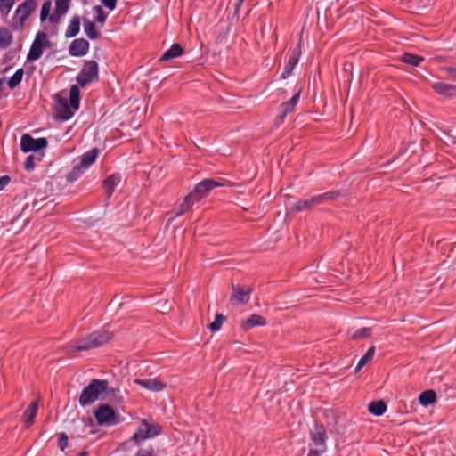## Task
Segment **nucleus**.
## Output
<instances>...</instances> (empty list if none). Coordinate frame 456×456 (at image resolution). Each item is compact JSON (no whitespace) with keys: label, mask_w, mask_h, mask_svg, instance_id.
Here are the masks:
<instances>
[{"label":"nucleus","mask_w":456,"mask_h":456,"mask_svg":"<svg viewBox=\"0 0 456 456\" xmlns=\"http://www.w3.org/2000/svg\"><path fill=\"white\" fill-rule=\"evenodd\" d=\"M108 381L105 379H92L91 382L82 390L79 403L81 406H87L100 398L101 395L106 393Z\"/></svg>","instance_id":"nucleus-1"},{"label":"nucleus","mask_w":456,"mask_h":456,"mask_svg":"<svg viewBox=\"0 0 456 456\" xmlns=\"http://www.w3.org/2000/svg\"><path fill=\"white\" fill-rule=\"evenodd\" d=\"M80 91L77 86L73 85L69 89V101H60L58 117L62 120L70 119L75 111L79 108Z\"/></svg>","instance_id":"nucleus-2"},{"label":"nucleus","mask_w":456,"mask_h":456,"mask_svg":"<svg viewBox=\"0 0 456 456\" xmlns=\"http://www.w3.org/2000/svg\"><path fill=\"white\" fill-rule=\"evenodd\" d=\"M161 433V428L155 423H151L146 419H142L136 431L129 441L125 442L122 447H126L131 442L141 444L147 439L154 438Z\"/></svg>","instance_id":"nucleus-3"},{"label":"nucleus","mask_w":456,"mask_h":456,"mask_svg":"<svg viewBox=\"0 0 456 456\" xmlns=\"http://www.w3.org/2000/svg\"><path fill=\"white\" fill-rule=\"evenodd\" d=\"M37 2L35 0H25L16 8L12 18V27L14 30H20L24 27L26 20L36 10Z\"/></svg>","instance_id":"nucleus-4"},{"label":"nucleus","mask_w":456,"mask_h":456,"mask_svg":"<svg viewBox=\"0 0 456 456\" xmlns=\"http://www.w3.org/2000/svg\"><path fill=\"white\" fill-rule=\"evenodd\" d=\"M110 338V333L106 330L95 331L90 334L86 338L76 342L75 349L77 351H83L98 347L109 341Z\"/></svg>","instance_id":"nucleus-5"},{"label":"nucleus","mask_w":456,"mask_h":456,"mask_svg":"<svg viewBox=\"0 0 456 456\" xmlns=\"http://www.w3.org/2000/svg\"><path fill=\"white\" fill-rule=\"evenodd\" d=\"M340 195L339 191H328L318 196L312 197L308 200H299L295 202L292 206V209L295 211H303L313 208L314 206L322 204L328 200L337 199Z\"/></svg>","instance_id":"nucleus-6"},{"label":"nucleus","mask_w":456,"mask_h":456,"mask_svg":"<svg viewBox=\"0 0 456 456\" xmlns=\"http://www.w3.org/2000/svg\"><path fill=\"white\" fill-rule=\"evenodd\" d=\"M99 150L94 148L81 156L80 162L74 166L72 171L68 175V180L73 181L83 174L95 161L98 157Z\"/></svg>","instance_id":"nucleus-7"},{"label":"nucleus","mask_w":456,"mask_h":456,"mask_svg":"<svg viewBox=\"0 0 456 456\" xmlns=\"http://www.w3.org/2000/svg\"><path fill=\"white\" fill-rule=\"evenodd\" d=\"M99 69L95 61H87L77 74L76 80L77 84L84 87L93 80L98 77Z\"/></svg>","instance_id":"nucleus-8"},{"label":"nucleus","mask_w":456,"mask_h":456,"mask_svg":"<svg viewBox=\"0 0 456 456\" xmlns=\"http://www.w3.org/2000/svg\"><path fill=\"white\" fill-rule=\"evenodd\" d=\"M47 143L45 137L35 139L30 134H25L20 139V149L23 152L38 151L46 148Z\"/></svg>","instance_id":"nucleus-9"},{"label":"nucleus","mask_w":456,"mask_h":456,"mask_svg":"<svg viewBox=\"0 0 456 456\" xmlns=\"http://www.w3.org/2000/svg\"><path fill=\"white\" fill-rule=\"evenodd\" d=\"M219 186V183L212 179H204L199 183L194 190L188 195L197 203L199 202L210 190Z\"/></svg>","instance_id":"nucleus-10"},{"label":"nucleus","mask_w":456,"mask_h":456,"mask_svg":"<svg viewBox=\"0 0 456 456\" xmlns=\"http://www.w3.org/2000/svg\"><path fill=\"white\" fill-rule=\"evenodd\" d=\"M96 420L101 425H113L116 423V414L114 410L107 405H101L94 411Z\"/></svg>","instance_id":"nucleus-11"},{"label":"nucleus","mask_w":456,"mask_h":456,"mask_svg":"<svg viewBox=\"0 0 456 456\" xmlns=\"http://www.w3.org/2000/svg\"><path fill=\"white\" fill-rule=\"evenodd\" d=\"M45 43H46V35L44 32H38L30 46L27 59L28 61L38 60L43 54Z\"/></svg>","instance_id":"nucleus-12"},{"label":"nucleus","mask_w":456,"mask_h":456,"mask_svg":"<svg viewBox=\"0 0 456 456\" xmlns=\"http://www.w3.org/2000/svg\"><path fill=\"white\" fill-rule=\"evenodd\" d=\"M134 383L139 385L144 389L159 392L166 387V383L158 378H138L134 379Z\"/></svg>","instance_id":"nucleus-13"},{"label":"nucleus","mask_w":456,"mask_h":456,"mask_svg":"<svg viewBox=\"0 0 456 456\" xmlns=\"http://www.w3.org/2000/svg\"><path fill=\"white\" fill-rule=\"evenodd\" d=\"M327 438L328 436L323 426H315V428L311 431V439L314 446L320 449L321 452H324L326 451L325 444Z\"/></svg>","instance_id":"nucleus-14"},{"label":"nucleus","mask_w":456,"mask_h":456,"mask_svg":"<svg viewBox=\"0 0 456 456\" xmlns=\"http://www.w3.org/2000/svg\"><path fill=\"white\" fill-rule=\"evenodd\" d=\"M195 203L196 202L187 195L181 203L175 206L173 210L168 212V222H172L175 217L187 212Z\"/></svg>","instance_id":"nucleus-15"},{"label":"nucleus","mask_w":456,"mask_h":456,"mask_svg":"<svg viewBox=\"0 0 456 456\" xmlns=\"http://www.w3.org/2000/svg\"><path fill=\"white\" fill-rule=\"evenodd\" d=\"M231 301L233 304H244L249 299L250 289L246 286L232 285Z\"/></svg>","instance_id":"nucleus-16"},{"label":"nucleus","mask_w":456,"mask_h":456,"mask_svg":"<svg viewBox=\"0 0 456 456\" xmlns=\"http://www.w3.org/2000/svg\"><path fill=\"white\" fill-rule=\"evenodd\" d=\"M89 43L84 38L75 39L71 42L69 52L71 56L80 57L88 53Z\"/></svg>","instance_id":"nucleus-17"},{"label":"nucleus","mask_w":456,"mask_h":456,"mask_svg":"<svg viewBox=\"0 0 456 456\" xmlns=\"http://www.w3.org/2000/svg\"><path fill=\"white\" fill-rule=\"evenodd\" d=\"M70 0H55L54 12L49 17L52 24L59 22L61 17L64 15L69 9Z\"/></svg>","instance_id":"nucleus-18"},{"label":"nucleus","mask_w":456,"mask_h":456,"mask_svg":"<svg viewBox=\"0 0 456 456\" xmlns=\"http://www.w3.org/2000/svg\"><path fill=\"white\" fill-rule=\"evenodd\" d=\"M300 97V92L296 93L289 102H284L281 105V110L282 114L276 118V124L279 126L281 124L289 112H291L295 106L297 104Z\"/></svg>","instance_id":"nucleus-19"},{"label":"nucleus","mask_w":456,"mask_h":456,"mask_svg":"<svg viewBox=\"0 0 456 456\" xmlns=\"http://www.w3.org/2000/svg\"><path fill=\"white\" fill-rule=\"evenodd\" d=\"M432 88L439 94L449 97L456 93V86L444 82H436L432 85Z\"/></svg>","instance_id":"nucleus-20"},{"label":"nucleus","mask_w":456,"mask_h":456,"mask_svg":"<svg viewBox=\"0 0 456 456\" xmlns=\"http://www.w3.org/2000/svg\"><path fill=\"white\" fill-rule=\"evenodd\" d=\"M265 324V320L259 314H252L248 318L243 320L241 322V328L245 330H249L256 326H264Z\"/></svg>","instance_id":"nucleus-21"},{"label":"nucleus","mask_w":456,"mask_h":456,"mask_svg":"<svg viewBox=\"0 0 456 456\" xmlns=\"http://www.w3.org/2000/svg\"><path fill=\"white\" fill-rule=\"evenodd\" d=\"M121 176L118 174H112L103 181V187L106 190L108 198H110L113 192L114 188L120 183Z\"/></svg>","instance_id":"nucleus-22"},{"label":"nucleus","mask_w":456,"mask_h":456,"mask_svg":"<svg viewBox=\"0 0 456 456\" xmlns=\"http://www.w3.org/2000/svg\"><path fill=\"white\" fill-rule=\"evenodd\" d=\"M183 53V50L182 46L179 44H173L172 46L162 54L159 58V61H165L179 57Z\"/></svg>","instance_id":"nucleus-23"},{"label":"nucleus","mask_w":456,"mask_h":456,"mask_svg":"<svg viewBox=\"0 0 456 456\" xmlns=\"http://www.w3.org/2000/svg\"><path fill=\"white\" fill-rule=\"evenodd\" d=\"M38 405L37 402H32L28 408L24 412V422L27 426H30L34 422V419L37 415Z\"/></svg>","instance_id":"nucleus-24"},{"label":"nucleus","mask_w":456,"mask_h":456,"mask_svg":"<svg viewBox=\"0 0 456 456\" xmlns=\"http://www.w3.org/2000/svg\"><path fill=\"white\" fill-rule=\"evenodd\" d=\"M79 30H80V18L78 16H75L70 20V22L66 29L65 36L67 37H73L79 33Z\"/></svg>","instance_id":"nucleus-25"},{"label":"nucleus","mask_w":456,"mask_h":456,"mask_svg":"<svg viewBox=\"0 0 456 456\" xmlns=\"http://www.w3.org/2000/svg\"><path fill=\"white\" fill-rule=\"evenodd\" d=\"M298 62V54L294 53L290 58L289 59L287 64L284 67V70L281 75V78L286 79L288 77H289L296 67V65Z\"/></svg>","instance_id":"nucleus-26"},{"label":"nucleus","mask_w":456,"mask_h":456,"mask_svg":"<svg viewBox=\"0 0 456 456\" xmlns=\"http://www.w3.org/2000/svg\"><path fill=\"white\" fill-rule=\"evenodd\" d=\"M436 395L433 390H426L419 396V403L423 406H428L436 402Z\"/></svg>","instance_id":"nucleus-27"},{"label":"nucleus","mask_w":456,"mask_h":456,"mask_svg":"<svg viewBox=\"0 0 456 456\" xmlns=\"http://www.w3.org/2000/svg\"><path fill=\"white\" fill-rule=\"evenodd\" d=\"M369 411L375 416H381L387 410V405L383 401H374L369 403Z\"/></svg>","instance_id":"nucleus-28"},{"label":"nucleus","mask_w":456,"mask_h":456,"mask_svg":"<svg viewBox=\"0 0 456 456\" xmlns=\"http://www.w3.org/2000/svg\"><path fill=\"white\" fill-rule=\"evenodd\" d=\"M84 31L88 38L94 40L98 38L99 32L97 31L95 25L90 20L84 21Z\"/></svg>","instance_id":"nucleus-29"},{"label":"nucleus","mask_w":456,"mask_h":456,"mask_svg":"<svg viewBox=\"0 0 456 456\" xmlns=\"http://www.w3.org/2000/svg\"><path fill=\"white\" fill-rule=\"evenodd\" d=\"M24 71L22 69H19L15 71V73L8 79L7 85L11 89H14L17 87L23 77Z\"/></svg>","instance_id":"nucleus-30"},{"label":"nucleus","mask_w":456,"mask_h":456,"mask_svg":"<svg viewBox=\"0 0 456 456\" xmlns=\"http://www.w3.org/2000/svg\"><path fill=\"white\" fill-rule=\"evenodd\" d=\"M12 36L7 28H0V47L6 48L11 45Z\"/></svg>","instance_id":"nucleus-31"},{"label":"nucleus","mask_w":456,"mask_h":456,"mask_svg":"<svg viewBox=\"0 0 456 456\" xmlns=\"http://www.w3.org/2000/svg\"><path fill=\"white\" fill-rule=\"evenodd\" d=\"M402 61L404 63H407L409 65H411L413 67L419 66L420 62L423 61V58L415 54L411 53H404L402 58Z\"/></svg>","instance_id":"nucleus-32"},{"label":"nucleus","mask_w":456,"mask_h":456,"mask_svg":"<svg viewBox=\"0 0 456 456\" xmlns=\"http://www.w3.org/2000/svg\"><path fill=\"white\" fill-rule=\"evenodd\" d=\"M375 353V347L371 346L368 349L365 354L359 360L356 365V371L361 370L363 366H365L370 361L372 360Z\"/></svg>","instance_id":"nucleus-33"},{"label":"nucleus","mask_w":456,"mask_h":456,"mask_svg":"<svg viewBox=\"0 0 456 456\" xmlns=\"http://www.w3.org/2000/svg\"><path fill=\"white\" fill-rule=\"evenodd\" d=\"M15 4V0H0V14L7 17Z\"/></svg>","instance_id":"nucleus-34"},{"label":"nucleus","mask_w":456,"mask_h":456,"mask_svg":"<svg viewBox=\"0 0 456 456\" xmlns=\"http://www.w3.org/2000/svg\"><path fill=\"white\" fill-rule=\"evenodd\" d=\"M225 320V317L221 314H216L214 321L209 324L208 328L211 331H218Z\"/></svg>","instance_id":"nucleus-35"},{"label":"nucleus","mask_w":456,"mask_h":456,"mask_svg":"<svg viewBox=\"0 0 456 456\" xmlns=\"http://www.w3.org/2000/svg\"><path fill=\"white\" fill-rule=\"evenodd\" d=\"M371 334V330L370 328H362L355 331H354L350 338L354 340L369 338Z\"/></svg>","instance_id":"nucleus-36"},{"label":"nucleus","mask_w":456,"mask_h":456,"mask_svg":"<svg viewBox=\"0 0 456 456\" xmlns=\"http://www.w3.org/2000/svg\"><path fill=\"white\" fill-rule=\"evenodd\" d=\"M51 7H52V2L50 0H45L41 8V12H40L41 21H45L46 19L49 20V17L52 15V14H50Z\"/></svg>","instance_id":"nucleus-37"},{"label":"nucleus","mask_w":456,"mask_h":456,"mask_svg":"<svg viewBox=\"0 0 456 456\" xmlns=\"http://www.w3.org/2000/svg\"><path fill=\"white\" fill-rule=\"evenodd\" d=\"M94 11L96 14L95 20L101 24H103L107 20L108 13L105 12L100 5H95L94 7Z\"/></svg>","instance_id":"nucleus-38"},{"label":"nucleus","mask_w":456,"mask_h":456,"mask_svg":"<svg viewBox=\"0 0 456 456\" xmlns=\"http://www.w3.org/2000/svg\"><path fill=\"white\" fill-rule=\"evenodd\" d=\"M36 160L37 158L34 155H29L24 163L25 168L28 171H32L36 167Z\"/></svg>","instance_id":"nucleus-39"},{"label":"nucleus","mask_w":456,"mask_h":456,"mask_svg":"<svg viewBox=\"0 0 456 456\" xmlns=\"http://www.w3.org/2000/svg\"><path fill=\"white\" fill-rule=\"evenodd\" d=\"M58 445H59V448L61 449V451H64L67 448L68 436H66L65 433H61L59 435Z\"/></svg>","instance_id":"nucleus-40"},{"label":"nucleus","mask_w":456,"mask_h":456,"mask_svg":"<svg viewBox=\"0 0 456 456\" xmlns=\"http://www.w3.org/2000/svg\"><path fill=\"white\" fill-rule=\"evenodd\" d=\"M134 456H154L152 448L140 449Z\"/></svg>","instance_id":"nucleus-41"},{"label":"nucleus","mask_w":456,"mask_h":456,"mask_svg":"<svg viewBox=\"0 0 456 456\" xmlns=\"http://www.w3.org/2000/svg\"><path fill=\"white\" fill-rule=\"evenodd\" d=\"M102 4L110 11H113L116 8L117 0H102Z\"/></svg>","instance_id":"nucleus-42"},{"label":"nucleus","mask_w":456,"mask_h":456,"mask_svg":"<svg viewBox=\"0 0 456 456\" xmlns=\"http://www.w3.org/2000/svg\"><path fill=\"white\" fill-rule=\"evenodd\" d=\"M11 182V178L8 175H3L0 177V191H2Z\"/></svg>","instance_id":"nucleus-43"},{"label":"nucleus","mask_w":456,"mask_h":456,"mask_svg":"<svg viewBox=\"0 0 456 456\" xmlns=\"http://www.w3.org/2000/svg\"><path fill=\"white\" fill-rule=\"evenodd\" d=\"M444 70L452 78L456 79V66L455 67H446L444 68Z\"/></svg>","instance_id":"nucleus-44"},{"label":"nucleus","mask_w":456,"mask_h":456,"mask_svg":"<svg viewBox=\"0 0 456 456\" xmlns=\"http://www.w3.org/2000/svg\"><path fill=\"white\" fill-rule=\"evenodd\" d=\"M321 453L322 452H321L320 449H314V450H310L307 456H320Z\"/></svg>","instance_id":"nucleus-45"},{"label":"nucleus","mask_w":456,"mask_h":456,"mask_svg":"<svg viewBox=\"0 0 456 456\" xmlns=\"http://www.w3.org/2000/svg\"><path fill=\"white\" fill-rule=\"evenodd\" d=\"M243 0H238V3H236L234 5H235V10L238 11L241 3H242Z\"/></svg>","instance_id":"nucleus-46"},{"label":"nucleus","mask_w":456,"mask_h":456,"mask_svg":"<svg viewBox=\"0 0 456 456\" xmlns=\"http://www.w3.org/2000/svg\"><path fill=\"white\" fill-rule=\"evenodd\" d=\"M78 456H88L86 452H82Z\"/></svg>","instance_id":"nucleus-47"}]
</instances>
